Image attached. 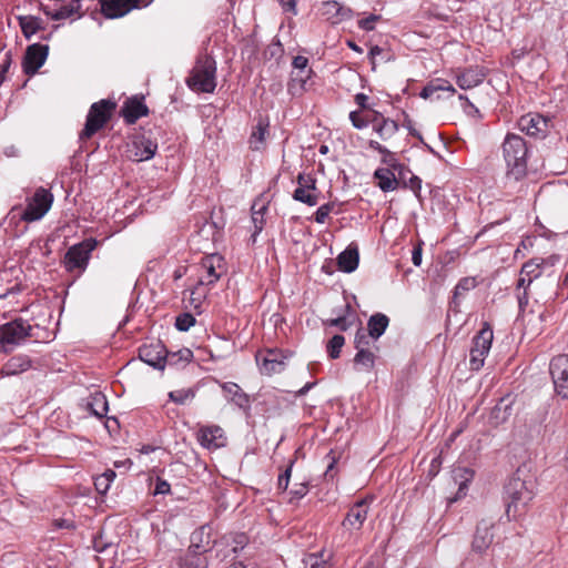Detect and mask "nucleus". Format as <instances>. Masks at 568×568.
<instances>
[{
  "mask_svg": "<svg viewBox=\"0 0 568 568\" xmlns=\"http://www.w3.org/2000/svg\"><path fill=\"white\" fill-rule=\"evenodd\" d=\"M106 547H108V545L102 541V536H99V537L94 538V540H93V548L98 552L103 551Z\"/></svg>",
  "mask_w": 568,
  "mask_h": 568,
  "instance_id": "nucleus-62",
  "label": "nucleus"
},
{
  "mask_svg": "<svg viewBox=\"0 0 568 568\" xmlns=\"http://www.w3.org/2000/svg\"><path fill=\"white\" fill-rule=\"evenodd\" d=\"M266 126L261 122L257 124L255 130L252 132L250 138V145L253 150H260L261 145L265 141Z\"/></svg>",
  "mask_w": 568,
  "mask_h": 568,
  "instance_id": "nucleus-42",
  "label": "nucleus"
},
{
  "mask_svg": "<svg viewBox=\"0 0 568 568\" xmlns=\"http://www.w3.org/2000/svg\"><path fill=\"white\" fill-rule=\"evenodd\" d=\"M326 324L329 325V326H336L341 331H347L349 328V326H351V323L344 316H339V317H336V318H333V320H328L326 322Z\"/></svg>",
  "mask_w": 568,
  "mask_h": 568,
  "instance_id": "nucleus-50",
  "label": "nucleus"
},
{
  "mask_svg": "<svg viewBox=\"0 0 568 568\" xmlns=\"http://www.w3.org/2000/svg\"><path fill=\"white\" fill-rule=\"evenodd\" d=\"M158 150V144L149 138L140 136L129 145L128 156L132 161L142 162L152 159Z\"/></svg>",
  "mask_w": 568,
  "mask_h": 568,
  "instance_id": "nucleus-16",
  "label": "nucleus"
},
{
  "mask_svg": "<svg viewBox=\"0 0 568 568\" xmlns=\"http://www.w3.org/2000/svg\"><path fill=\"white\" fill-rule=\"evenodd\" d=\"M221 544H224L226 547H231V549L226 552H216V557L221 558V560H224L229 557L230 552L236 556L240 551H242L248 544V537L243 532L231 534L229 536H224L221 540Z\"/></svg>",
  "mask_w": 568,
  "mask_h": 568,
  "instance_id": "nucleus-26",
  "label": "nucleus"
},
{
  "mask_svg": "<svg viewBox=\"0 0 568 568\" xmlns=\"http://www.w3.org/2000/svg\"><path fill=\"white\" fill-rule=\"evenodd\" d=\"M320 16L333 24L348 20L353 16V11L335 0L322 1L318 7Z\"/></svg>",
  "mask_w": 568,
  "mask_h": 568,
  "instance_id": "nucleus-12",
  "label": "nucleus"
},
{
  "mask_svg": "<svg viewBox=\"0 0 568 568\" xmlns=\"http://www.w3.org/2000/svg\"><path fill=\"white\" fill-rule=\"evenodd\" d=\"M256 361L260 364L261 372L266 375L281 373L285 367L283 356L277 349H267L265 353H258Z\"/></svg>",
  "mask_w": 568,
  "mask_h": 568,
  "instance_id": "nucleus-17",
  "label": "nucleus"
},
{
  "mask_svg": "<svg viewBox=\"0 0 568 568\" xmlns=\"http://www.w3.org/2000/svg\"><path fill=\"white\" fill-rule=\"evenodd\" d=\"M196 395L195 388H182L172 390L169 393V398L179 405H185L186 403L193 400Z\"/></svg>",
  "mask_w": 568,
  "mask_h": 568,
  "instance_id": "nucleus-36",
  "label": "nucleus"
},
{
  "mask_svg": "<svg viewBox=\"0 0 568 568\" xmlns=\"http://www.w3.org/2000/svg\"><path fill=\"white\" fill-rule=\"evenodd\" d=\"M333 207H334L333 203H325V204L321 205L315 212V215H314L315 222L323 224L326 221L329 213L333 211Z\"/></svg>",
  "mask_w": 568,
  "mask_h": 568,
  "instance_id": "nucleus-46",
  "label": "nucleus"
},
{
  "mask_svg": "<svg viewBox=\"0 0 568 568\" xmlns=\"http://www.w3.org/2000/svg\"><path fill=\"white\" fill-rule=\"evenodd\" d=\"M153 0H128L130 9L145 8L152 3Z\"/></svg>",
  "mask_w": 568,
  "mask_h": 568,
  "instance_id": "nucleus-61",
  "label": "nucleus"
},
{
  "mask_svg": "<svg viewBox=\"0 0 568 568\" xmlns=\"http://www.w3.org/2000/svg\"><path fill=\"white\" fill-rule=\"evenodd\" d=\"M97 240L90 237L70 246L64 255L63 265L68 272H84L88 267L91 253L97 247Z\"/></svg>",
  "mask_w": 568,
  "mask_h": 568,
  "instance_id": "nucleus-6",
  "label": "nucleus"
},
{
  "mask_svg": "<svg viewBox=\"0 0 568 568\" xmlns=\"http://www.w3.org/2000/svg\"><path fill=\"white\" fill-rule=\"evenodd\" d=\"M407 186L414 191V193L418 196L419 195V191L422 189V180L416 176V175H412L409 178V181L407 183Z\"/></svg>",
  "mask_w": 568,
  "mask_h": 568,
  "instance_id": "nucleus-59",
  "label": "nucleus"
},
{
  "mask_svg": "<svg viewBox=\"0 0 568 568\" xmlns=\"http://www.w3.org/2000/svg\"><path fill=\"white\" fill-rule=\"evenodd\" d=\"M308 491V487L306 484L301 483L295 485V487L290 491L292 495V498L301 499L303 498Z\"/></svg>",
  "mask_w": 568,
  "mask_h": 568,
  "instance_id": "nucleus-53",
  "label": "nucleus"
},
{
  "mask_svg": "<svg viewBox=\"0 0 568 568\" xmlns=\"http://www.w3.org/2000/svg\"><path fill=\"white\" fill-rule=\"evenodd\" d=\"M368 146L371 149L377 151L378 153L383 154L384 155L383 162L388 163L387 156H392V153L385 146H383L379 142L374 141V140H371L368 142Z\"/></svg>",
  "mask_w": 568,
  "mask_h": 568,
  "instance_id": "nucleus-51",
  "label": "nucleus"
},
{
  "mask_svg": "<svg viewBox=\"0 0 568 568\" xmlns=\"http://www.w3.org/2000/svg\"><path fill=\"white\" fill-rule=\"evenodd\" d=\"M455 92V88L448 81L437 79L425 85L419 97L423 99L439 100L444 97V93L453 95Z\"/></svg>",
  "mask_w": 568,
  "mask_h": 568,
  "instance_id": "nucleus-25",
  "label": "nucleus"
},
{
  "mask_svg": "<svg viewBox=\"0 0 568 568\" xmlns=\"http://www.w3.org/2000/svg\"><path fill=\"white\" fill-rule=\"evenodd\" d=\"M503 152L507 164V175L516 181L523 179L527 172L528 153L525 140L517 134H507Z\"/></svg>",
  "mask_w": 568,
  "mask_h": 568,
  "instance_id": "nucleus-2",
  "label": "nucleus"
},
{
  "mask_svg": "<svg viewBox=\"0 0 568 568\" xmlns=\"http://www.w3.org/2000/svg\"><path fill=\"white\" fill-rule=\"evenodd\" d=\"M542 273L540 263L529 261L521 267V275H527V285H530L534 280L538 278Z\"/></svg>",
  "mask_w": 568,
  "mask_h": 568,
  "instance_id": "nucleus-39",
  "label": "nucleus"
},
{
  "mask_svg": "<svg viewBox=\"0 0 568 568\" xmlns=\"http://www.w3.org/2000/svg\"><path fill=\"white\" fill-rule=\"evenodd\" d=\"M375 353L372 349H359L354 356V365L365 371H372L375 365Z\"/></svg>",
  "mask_w": 568,
  "mask_h": 568,
  "instance_id": "nucleus-35",
  "label": "nucleus"
},
{
  "mask_svg": "<svg viewBox=\"0 0 568 568\" xmlns=\"http://www.w3.org/2000/svg\"><path fill=\"white\" fill-rule=\"evenodd\" d=\"M423 242L420 241L412 252V262L415 266H420L423 257Z\"/></svg>",
  "mask_w": 568,
  "mask_h": 568,
  "instance_id": "nucleus-54",
  "label": "nucleus"
},
{
  "mask_svg": "<svg viewBox=\"0 0 568 568\" xmlns=\"http://www.w3.org/2000/svg\"><path fill=\"white\" fill-rule=\"evenodd\" d=\"M548 121L538 113H528L518 121V128L529 136H544L546 134Z\"/></svg>",
  "mask_w": 568,
  "mask_h": 568,
  "instance_id": "nucleus-18",
  "label": "nucleus"
},
{
  "mask_svg": "<svg viewBox=\"0 0 568 568\" xmlns=\"http://www.w3.org/2000/svg\"><path fill=\"white\" fill-rule=\"evenodd\" d=\"M114 108L115 103L109 100H101L93 103L90 106L84 128L80 133V139L88 140L100 131L111 119Z\"/></svg>",
  "mask_w": 568,
  "mask_h": 568,
  "instance_id": "nucleus-5",
  "label": "nucleus"
},
{
  "mask_svg": "<svg viewBox=\"0 0 568 568\" xmlns=\"http://www.w3.org/2000/svg\"><path fill=\"white\" fill-rule=\"evenodd\" d=\"M225 398L233 403L235 406H237L241 409H248L251 406L250 397L246 393L243 392V389L233 382H225L220 384Z\"/></svg>",
  "mask_w": 568,
  "mask_h": 568,
  "instance_id": "nucleus-22",
  "label": "nucleus"
},
{
  "mask_svg": "<svg viewBox=\"0 0 568 568\" xmlns=\"http://www.w3.org/2000/svg\"><path fill=\"white\" fill-rule=\"evenodd\" d=\"M359 262V254L356 247H347L337 256V264L341 271L345 273L354 272Z\"/></svg>",
  "mask_w": 568,
  "mask_h": 568,
  "instance_id": "nucleus-29",
  "label": "nucleus"
},
{
  "mask_svg": "<svg viewBox=\"0 0 568 568\" xmlns=\"http://www.w3.org/2000/svg\"><path fill=\"white\" fill-rule=\"evenodd\" d=\"M349 120H351L353 126L356 129H364L367 126V122L359 116L357 111H352L349 113Z\"/></svg>",
  "mask_w": 568,
  "mask_h": 568,
  "instance_id": "nucleus-55",
  "label": "nucleus"
},
{
  "mask_svg": "<svg viewBox=\"0 0 568 568\" xmlns=\"http://www.w3.org/2000/svg\"><path fill=\"white\" fill-rule=\"evenodd\" d=\"M222 263L223 257L219 254L205 256L201 263L205 274L200 277L199 285H213L217 282L221 277V272L217 268L222 267Z\"/></svg>",
  "mask_w": 568,
  "mask_h": 568,
  "instance_id": "nucleus-19",
  "label": "nucleus"
},
{
  "mask_svg": "<svg viewBox=\"0 0 568 568\" xmlns=\"http://www.w3.org/2000/svg\"><path fill=\"white\" fill-rule=\"evenodd\" d=\"M389 324V318L383 313L373 314L367 322V332L374 341H377L386 331Z\"/></svg>",
  "mask_w": 568,
  "mask_h": 568,
  "instance_id": "nucleus-30",
  "label": "nucleus"
},
{
  "mask_svg": "<svg viewBox=\"0 0 568 568\" xmlns=\"http://www.w3.org/2000/svg\"><path fill=\"white\" fill-rule=\"evenodd\" d=\"M368 97L364 93H357L355 95V102L363 109L367 106Z\"/></svg>",
  "mask_w": 568,
  "mask_h": 568,
  "instance_id": "nucleus-63",
  "label": "nucleus"
},
{
  "mask_svg": "<svg viewBox=\"0 0 568 568\" xmlns=\"http://www.w3.org/2000/svg\"><path fill=\"white\" fill-rule=\"evenodd\" d=\"M373 498H363L356 501L347 511L342 525L349 530H359L369 513V504Z\"/></svg>",
  "mask_w": 568,
  "mask_h": 568,
  "instance_id": "nucleus-11",
  "label": "nucleus"
},
{
  "mask_svg": "<svg viewBox=\"0 0 568 568\" xmlns=\"http://www.w3.org/2000/svg\"><path fill=\"white\" fill-rule=\"evenodd\" d=\"M186 83L193 91L212 93L216 87L215 60L209 54L200 55Z\"/></svg>",
  "mask_w": 568,
  "mask_h": 568,
  "instance_id": "nucleus-3",
  "label": "nucleus"
},
{
  "mask_svg": "<svg viewBox=\"0 0 568 568\" xmlns=\"http://www.w3.org/2000/svg\"><path fill=\"white\" fill-rule=\"evenodd\" d=\"M292 64H293L294 69H297L301 72H305V69L308 65V59L306 57H303V55H296L293 59Z\"/></svg>",
  "mask_w": 568,
  "mask_h": 568,
  "instance_id": "nucleus-58",
  "label": "nucleus"
},
{
  "mask_svg": "<svg viewBox=\"0 0 568 568\" xmlns=\"http://www.w3.org/2000/svg\"><path fill=\"white\" fill-rule=\"evenodd\" d=\"M81 0H71L68 4L51 13L53 20H64L68 18L80 17Z\"/></svg>",
  "mask_w": 568,
  "mask_h": 568,
  "instance_id": "nucleus-32",
  "label": "nucleus"
},
{
  "mask_svg": "<svg viewBox=\"0 0 568 568\" xmlns=\"http://www.w3.org/2000/svg\"><path fill=\"white\" fill-rule=\"evenodd\" d=\"M373 130L381 139L387 140L397 132L398 125L394 120L383 118L382 121L373 123Z\"/></svg>",
  "mask_w": 568,
  "mask_h": 568,
  "instance_id": "nucleus-34",
  "label": "nucleus"
},
{
  "mask_svg": "<svg viewBox=\"0 0 568 568\" xmlns=\"http://www.w3.org/2000/svg\"><path fill=\"white\" fill-rule=\"evenodd\" d=\"M493 338V329L485 323L484 327L473 339V347L469 354V367L471 371H479L484 366L485 357L490 351Z\"/></svg>",
  "mask_w": 568,
  "mask_h": 568,
  "instance_id": "nucleus-7",
  "label": "nucleus"
},
{
  "mask_svg": "<svg viewBox=\"0 0 568 568\" xmlns=\"http://www.w3.org/2000/svg\"><path fill=\"white\" fill-rule=\"evenodd\" d=\"M32 366L28 355H16L9 358L0 369V377H9L27 372Z\"/></svg>",
  "mask_w": 568,
  "mask_h": 568,
  "instance_id": "nucleus-24",
  "label": "nucleus"
},
{
  "mask_svg": "<svg viewBox=\"0 0 568 568\" xmlns=\"http://www.w3.org/2000/svg\"><path fill=\"white\" fill-rule=\"evenodd\" d=\"M52 203L53 194L44 187H38L34 194L29 199L21 219L27 222L38 221L47 214Z\"/></svg>",
  "mask_w": 568,
  "mask_h": 568,
  "instance_id": "nucleus-8",
  "label": "nucleus"
},
{
  "mask_svg": "<svg viewBox=\"0 0 568 568\" xmlns=\"http://www.w3.org/2000/svg\"><path fill=\"white\" fill-rule=\"evenodd\" d=\"M20 27L26 38H31L40 29V20L34 17H19Z\"/></svg>",
  "mask_w": 568,
  "mask_h": 568,
  "instance_id": "nucleus-37",
  "label": "nucleus"
},
{
  "mask_svg": "<svg viewBox=\"0 0 568 568\" xmlns=\"http://www.w3.org/2000/svg\"><path fill=\"white\" fill-rule=\"evenodd\" d=\"M486 78L484 68L470 67L456 75V83L463 90H469L479 85Z\"/></svg>",
  "mask_w": 568,
  "mask_h": 568,
  "instance_id": "nucleus-23",
  "label": "nucleus"
},
{
  "mask_svg": "<svg viewBox=\"0 0 568 568\" xmlns=\"http://www.w3.org/2000/svg\"><path fill=\"white\" fill-rule=\"evenodd\" d=\"M252 213L255 212L257 215L264 216L267 211V205L262 201H255L251 207Z\"/></svg>",
  "mask_w": 568,
  "mask_h": 568,
  "instance_id": "nucleus-60",
  "label": "nucleus"
},
{
  "mask_svg": "<svg viewBox=\"0 0 568 568\" xmlns=\"http://www.w3.org/2000/svg\"><path fill=\"white\" fill-rule=\"evenodd\" d=\"M31 325L22 318L0 325V354L10 353L21 345L31 335Z\"/></svg>",
  "mask_w": 568,
  "mask_h": 568,
  "instance_id": "nucleus-4",
  "label": "nucleus"
},
{
  "mask_svg": "<svg viewBox=\"0 0 568 568\" xmlns=\"http://www.w3.org/2000/svg\"><path fill=\"white\" fill-rule=\"evenodd\" d=\"M328 555H325L324 551L310 554L305 557L304 564L306 568H329V564L327 561Z\"/></svg>",
  "mask_w": 568,
  "mask_h": 568,
  "instance_id": "nucleus-38",
  "label": "nucleus"
},
{
  "mask_svg": "<svg viewBox=\"0 0 568 568\" xmlns=\"http://www.w3.org/2000/svg\"><path fill=\"white\" fill-rule=\"evenodd\" d=\"M549 371L556 393L562 398H568V355L554 357Z\"/></svg>",
  "mask_w": 568,
  "mask_h": 568,
  "instance_id": "nucleus-9",
  "label": "nucleus"
},
{
  "mask_svg": "<svg viewBox=\"0 0 568 568\" xmlns=\"http://www.w3.org/2000/svg\"><path fill=\"white\" fill-rule=\"evenodd\" d=\"M203 295L197 292V287L191 291V303L194 304L195 307L201 303Z\"/></svg>",
  "mask_w": 568,
  "mask_h": 568,
  "instance_id": "nucleus-64",
  "label": "nucleus"
},
{
  "mask_svg": "<svg viewBox=\"0 0 568 568\" xmlns=\"http://www.w3.org/2000/svg\"><path fill=\"white\" fill-rule=\"evenodd\" d=\"M297 187L293 193L295 201L305 203L310 206H314L318 202L317 195L314 193L316 180L312 175L298 174Z\"/></svg>",
  "mask_w": 568,
  "mask_h": 568,
  "instance_id": "nucleus-15",
  "label": "nucleus"
},
{
  "mask_svg": "<svg viewBox=\"0 0 568 568\" xmlns=\"http://www.w3.org/2000/svg\"><path fill=\"white\" fill-rule=\"evenodd\" d=\"M377 185L383 192L394 191L398 187V181L393 171L386 168H379L374 173Z\"/></svg>",
  "mask_w": 568,
  "mask_h": 568,
  "instance_id": "nucleus-31",
  "label": "nucleus"
},
{
  "mask_svg": "<svg viewBox=\"0 0 568 568\" xmlns=\"http://www.w3.org/2000/svg\"><path fill=\"white\" fill-rule=\"evenodd\" d=\"M139 357L156 369H163L165 365L169 364V352L160 342L142 345L139 348Z\"/></svg>",
  "mask_w": 568,
  "mask_h": 568,
  "instance_id": "nucleus-10",
  "label": "nucleus"
},
{
  "mask_svg": "<svg viewBox=\"0 0 568 568\" xmlns=\"http://www.w3.org/2000/svg\"><path fill=\"white\" fill-rule=\"evenodd\" d=\"M493 523L481 520L476 528L473 539V550L483 554L485 552L493 542L494 534L491 531Z\"/></svg>",
  "mask_w": 568,
  "mask_h": 568,
  "instance_id": "nucleus-20",
  "label": "nucleus"
},
{
  "mask_svg": "<svg viewBox=\"0 0 568 568\" xmlns=\"http://www.w3.org/2000/svg\"><path fill=\"white\" fill-rule=\"evenodd\" d=\"M199 544H192L184 556L180 558V568H207L209 561Z\"/></svg>",
  "mask_w": 568,
  "mask_h": 568,
  "instance_id": "nucleus-21",
  "label": "nucleus"
},
{
  "mask_svg": "<svg viewBox=\"0 0 568 568\" xmlns=\"http://www.w3.org/2000/svg\"><path fill=\"white\" fill-rule=\"evenodd\" d=\"M102 13L109 19H116L131 11L128 0H99Z\"/></svg>",
  "mask_w": 568,
  "mask_h": 568,
  "instance_id": "nucleus-28",
  "label": "nucleus"
},
{
  "mask_svg": "<svg viewBox=\"0 0 568 568\" xmlns=\"http://www.w3.org/2000/svg\"><path fill=\"white\" fill-rule=\"evenodd\" d=\"M345 344V338L343 335H334L329 342L327 343V353L331 358H338L341 355L342 347Z\"/></svg>",
  "mask_w": 568,
  "mask_h": 568,
  "instance_id": "nucleus-41",
  "label": "nucleus"
},
{
  "mask_svg": "<svg viewBox=\"0 0 568 568\" xmlns=\"http://www.w3.org/2000/svg\"><path fill=\"white\" fill-rule=\"evenodd\" d=\"M146 114L148 106L136 98L129 99L122 108V115L129 124L135 123L140 118Z\"/></svg>",
  "mask_w": 568,
  "mask_h": 568,
  "instance_id": "nucleus-27",
  "label": "nucleus"
},
{
  "mask_svg": "<svg viewBox=\"0 0 568 568\" xmlns=\"http://www.w3.org/2000/svg\"><path fill=\"white\" fill-rule=\"evenodd\" d=\"M283 11L291 12L292 14H297L296 9V0H277Z\"/></svg>",
  "mask_w": 568,
  "mask_h": 568,
  "instance_id": "nucleus-57",
  "label": "nucleus"
},
{
  "mask_svg": "<svg viewBox=\"0 0 568 568\" xmlns=\"http://www.w3.org/2000/svg\"><path fill=\"white\" fill-rule=\"evenodd\" d=\"M379 20L381 16L372 13L368 17L358 20L357 24L362 30L373 31L375 29L376 22Z\"/></svg>",
  "mask_w": 568,
  "mask_h": 568,
  "instance_id": "nucleus-47",
  "label": "nucleus"
},
{
  "mask_svg": "<svg viewBox=\"0 0 568 568\" xmlns=\"http://www.w3.org/2000/svg\"><path fill=\"white\" fill-rule=\"evenodd\" d=\"M193 357V353L189 348H182L175 353H169V365H176L179 362L189 363Z\"/></svg>",
  "mask_w": 568,
  "mask_h": 568,
  "instance_id": "nucleus-44",
  "label": "nucleus"
},
{
  "mask_svg": "<svg viewBox=\"0 0 568 568\" xmlns=\"http://www.w3.org/2000/svg\"><path fill=\"white\" fill-rule=\"evenodd\" d=\"M293 464H294V462L292 460L290 463L288 467L285 469V471L278 476L277 486L280 489H283V490L287 489L291 474H292Z\"/></svg>",
  "mask_w": 568,
  "mask_h": 568,
  "instance_id": "nucleus-48",
  "label": "nucleus"
},
{
  "mask_svg": "<svg viewBox=\"0 0 568 568\" xmlns=\"http://www.w3.org/2000/svg\"><path fill=\"white\" fill-rule=\"evenodd\" d=\"M535 497V480L521 477L517 470L506 483L504 488V501L506 515L509 519H517L523 516Z\"/></svg>",
  "mask_w": 568,
  "mask_h": 568,
  "instance_id": "nucleus-1",
  "label": "nucleus"
},
{
  "mask_svg": "<svg viewBox=\"0 0 568 568\" xmlns=\"http://www.w3.org/2000/svg\"><path fill=\"white\" fill-rule=\"evenodd\" d=\"M49 52L45 44L33 43L28 47L23 59V71L27 74H34L44 64Z\"/></svg>",
  "mask_w": 568,
  "mask_h": 568,
  "instance_id": "nucleus-13",
  "label": "nucleus"
},
{
  "mask_svg": "<svg viewBox=\"0 0 568 568\" xmlns=\"http://www.w3.org/2000/svg\"><path fill=\"white\" fill-rule=\"evenodd\" d=\"M171 491L170 484L161 478L156 479V484L154 487V495H166Z\"/></svg>",
  "mask_w": 568,
  "mask_h": 568,
  "instance_id": "nucleus-52",
  "label": "nucleus"
},
{
  "mask_svg": "<svg viewBox=\"0 0 568 568\" xmlns=\"http://www.w3.org/2000/svg\"><path fill=\"white\" fill-rule=\"evenodd\" d=\"M252 222L254 224V233L252 236L254 237L263 230L264 222H265L264 216L257 215V213L253 212L252 213Z\"/></svg>",
  "mask_w": 568,
  "mask_h": 568,
  "instance_id": "nucleus-56",
  "label": "nucleus"
},
{
  "mask_svg": "<svg viewBox=\"0 0 568 568\" xmlns=\"http://www.w3.org/2000/svg\"><path fill=\"white\" fill-rule=\"evenodd\" d=\"M475 280L470 277L462 278L457 285L455 286L454 291V298L453 302L455 305L458 304V297L463 295L465 292H468L475 287Z\"/></svg>",
  "mask_w": 568,
  "mask_h": 568,
  "instance_id": "nucleus-43",
  "label": "nucleus"
},
{
  "mask_svg": "<svg viewBox=\"0 0 568 568\" xmlns=\"http://www.w3.org/2000/svg\"><path fill=\"white\" fill-rule=\"evenodd\" d=\"M375 342L376 341H374L369 332H365L363 328H358L354 338V347L356 351L371 349V345Z\"/></svg>",
  "mask_w": 568,
  "mask_h": 568,
  "instance_id": "nucleus-40",
  "label": "nucleus"
},
{
  "mask_svg": "<svg viewBox=\"0 0 568 568\" xmlns=\"http://www.w3.org/2000/svg\"><path fill=\"white\" fill-rule=\"evenodd\" d=\"M195 323V318L190 313L180 314L175 320V327L181 332L189 331Z\"/></svg>",
  "mask_w": 568,
  "mask_h": 568,
  "instance_id": "nucleus-45",
  "label": "nucleus"
},
{
  "mask_svg": "<svg viewBox=\"0 0 568 568\" xmlns=\"http://www.w3.org/2000/svg\"><path fill=\"white\" fill-rule=\"evenodd\" d=\"M197 440L202 447L210 450H215L226 445L224 430L217 425L201 427L197 432Z\"/></svg>",
  "mask_w": 568,
  "mask_h": 568,
  "instance_id": "nucleus-14",
  "label": "nucleus"
},
{
  "mask_svg": "<svg viewBox=\"0 0 568 568\" xmlns=\"http://www.w3.org/2000/svg\"><path fill=\"white\" fill-rule=\"evenodd\" d=\"M88 406L91 413L99 418L104 417L109 410L106 397L102 393H94Z\"/></svg>",
  "mask_w": 568,
  "mask_h": 568,
  "instance_id": "nucleus-33",
  "label": "nucleus"
},
{
  "mask_svg": "<svg viewBox=\"0 0 568 568\" xmlns=\"http://www.w3.org/2000/svg\"><path fill=\"white\" fill-rule=\"evenodd\" d=\"M110 486H111V483H109L106 478L98 476L94 479V487H95L97 491L101 495H105L109 491Z\"/></svg>",
  "mask_w": 568,
  "mask_h": 568,
  "instance_id": "nucleus-49",
  "label": "nucleus"
}]
</instances>
